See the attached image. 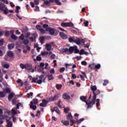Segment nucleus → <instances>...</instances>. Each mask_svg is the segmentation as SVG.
<instances>
[{"mask_svg":"<svg viewBox=\"0 0 127 127\" xmlns=\"http://www.w3.org/2000/svg\"><path fill=\"white\" fill-rule=\"evenodd\" d=\"M37 104H38V99H34L33 101L30 102L31 105L30 106V108L33 109L34 111H35L37 108L36 105H37Z\"/></svg>","mask_w":127,"mask_h":127,"instance_id":"f257e3e1","label":"nucleus"},{"mask_svg":"<svg viewBox=\"0 0 127 127\" xmlns=\"http://www.w3.org/2000/svg\"><path fill=\"white\" fill-rule=\"evenodd\" d=\"M61 26L63 27H73L74 24L72 22H63L61 23Z\"/></svg>","mask_w":127,"mask_h":127,"instance_id":"f03ea898","label":"nucleus"},{"mask_svg":"<svg viewBox=\"0 0 127 127\" xmlns=\"http://www.w3.org/2000/svg\"><path fill=\"white\" fill-rule=\"evenodd\" d=\"M46 31H48L51 35H54V33H55V29L50 27L47 28V29H46Z\"/></svg>","mask_w":127,"mask_h":127,"instance_id":"7ed1b4c3","label":"nucleus"},{"mask_svg":"<svg viewBox=\"0 0 127 127\" xmlns=\"http://www.w3.org/2000/svg\"><path fill=\"white\" fill-rule=\"evenodd\" d=\"M63 99L68 101V100H70V96H69V95H68L67 93H65L63 95Z\"/></svg>","mask_w":127,"mask_h":127,"instance_id":"20e7f679","label":"nucleus"},{"mask_svg":"<svg viewBox=\"0 0 127 127\" xmlns=\"http://www.w3.org/2000/svg\"><path fill=\"white\" fill-rule=\"evenodd\" d=\"M60 36H61L63 39H67V35L65 34L63 32H61L60 33Z\"/></svg>","mask_w":127,"mask_h":127,"instance_id":"39448f33","label":"nucleus"},{"mask_svg":"<svg viewBox=\"0 0 127 127\" xmlns=\"http://www.w3.org/2000/svg\"><path fill=\"white\" fill-rule=\"evenodd\" d=\"M80 100H81L82 102H84V103H86L88 102V101L86 100L87 96H80Z\"/></svg>","mask_w":127,"mask_h":127,"instance_id":"423d86ee","label":"nucleus"},{"mask_svg":"<svg viewBox=\"0 0 127 127\" xmlns=\"http://www.w3.org/2000/svg\"><path fill=\"white\" fill-rule=\"evenodd\" d=\"M46 47L48 51H51V48H52V46L51 45V44H48L46 45Z\"/></svg>","mask_w":127,"mask_h":127,"instance_id":"0eeeda50","label":"nucleus"},{"mask_svg":"<svg viewBox=\"0 0 127 127\" xmlns=\"http://www.w3.org/2000/svg\"><path fill=\"white\" fill-rule=\"evenodd\" d=\"M74 49H75V46L73 47H70L68 49V52L70 54H72V53L74 52Z\"/></svg>","mask_w":127,"mask_h":127,"instance_id":"6e6552de","label":"nucleus"},{"mask_svg":"<svg viewBox=\"0 0 127 127\" xmlns=\"http://www.w3.org/2000/svg\"><path fill=\"white\" fill-rule=\"evenodd\" d=\"M7 56L11 58V57H13V52L11 51H9L7 53Z\"/></svg>","mask_w":127,"mask_h":127,"instance_id":"1a4fd4ad","label":"nucleus"},{"mask_svg":"<svg viewBox=\"0 0 127 127\" xmlns=\"http://www.w3.org/2000/svg\"><path fill=\"white\" fill-rule=\"evenodd\" d=\"M74 43H76L77 45H80V44H81V39H80V38H76L74 40Z\"/></svg>","mask_w":127,"mask_h":127,"instance_id":"9d476101","label":"nucleus"},{"mask_svg":"<svg viewBox=\"0 0 127 127\" xmlns=\"http://www.w3.org/2000/svg\"><path fill=\"white\" fill-rule=\"evenodd\" d=\"M33 37H31L29 38V39L32 41V42H33V41H35L36 39V35L34 34H33Z\"/></svg>","mask_w":127,"mask_h":127,"instance_id":"9b49d317","label":"nucleus"},{"mask_svg":"<svg viewBox=\"0 0 127 127\" xmlns=\"http://www.w3.org/2000/svg\"><path fill=\"white\" fill-rule=\"evenodd\" d=\"M16 82L18 83V84H20V87H22V86H23L24 84V82H23V81H22V80H21L20 79H18Z\"/></svg>","mask_w":127,"mask_h":127,"instance_id":"f8f14e48","label":"nucleus"},{"mask_svg":"<svg viewBox=\"0 0 127 127\" xmlns=\"http://www.w3.org/2000/svg\"><path fill=\"white\" fill-rule=\"evenodd\" d=\"M14 44H10L8 45V48L9 50H11V49H13L14 48Z\"/></svg>","mask_w":127,"mask_h":127,"instance_id":"ddd939ff","label":"nucleus"},{"mask_svg":"<svg viewBox=\"0 0 127 127\" xmlns=\"http://www.w3.org/2000/svg\"><path fill=\"white\" fill-rule=\"evenodd\" d=\"M6 96V93L3 91L0 92V98H4Z\"/></svg>","mask_w":127,"mask_h":127,"instance_id":"4468645a","label":"nucleus"},{"mask_svg":"<svg viewBox=\"0 0 127 127\" xmlns=\"http://www.w3.org/2000/svg\"><path fill=\"white\" fill-rule=\"evenodd\" d=\"M6 122H7V127H12V122L11 121H9L7 120H6Z\"/></svg>","mask_w":127,"mask_h":127,"instance_id":"2eb2a0df","label":"nucleus"},{"mask_svg":"<svg viewBox=\"0 0 127 127\" xmlns=\"http://www.w3.org/2000/svg\"><path fill=\"white\" fill-rule=\"evenodd\" d=\"M5 5L4 4L0 3V10H4V8H5Z\"/></svg>","mask_w":127,"mask_h":127,"instance_id":"dca6fc26","label":"nucleus"},{"mask_svg":"<svg viewBox=\"0 0 127 127\" xmlns=\"http://www.w3.org/2000/svg\"><path fill=\"white\" fill-rule=\"evenodd\" d=\"M13 96H14V93H12L10 94L8 97V101H11V99L13 98Z\"/></svg>","mask_w":127,"mask_h":127,"instance_id":"f3484780","label":"nucleus"},{"mask_svg":"<svg viewBox=\"0 0 127 127\" xmlns=\"http://www.w3.org/2000/svg\"><path fill=\"white\" fill-rule=\"evenodd\" d=\"M38 72H42L43 74H44V67L39 66V68H38Z\"/></svg>","mask_w":127,"mask_h":127,"instance_id":"a211bd4d","label":"nucleus"},{"mask_svg":"<svg viewBox=\"0 0 127 127\" xmlns=\"http://www.w3.org/2000/svg\"><path fill=\"white\" fill-rule=\"evenodd\" d=\"M62 123H63L64 125L66 127H67V126H69V125L70 124V123H69V121H62Z\"/></svg>","mask_w":127,"mask_h":127,"instance_id":"6ab92c4d","label":"nucleus"},{"mask_svg":"<svg viewBox=\"0 0 127 127\" xmlns=\"http://www.w3.org/2000/svg\"><path fill=\"white\" fill-rule=\"evenodd\" d=\"M72 118H73V117L72 116V114L70 113H68V114L66 116L67 120H72Z\"/></svg>","mask_w":127,"mask_h":127,"instance_id":"aec40b11","label":"nucleus"},{"mask_svg":"<svg viewBox=\"0 0 127 127\" xmlns=\"http://www.w3.org/2000/svg\"><path fill=\"white\" fill-rule=\"evenodd\" d=\"M54 111L57 112V113L59 115L60 114V111L59 110V109H58V107H56L54 108Z\"/></svg>","mask_w":127,"mask_h":127,"instance_id":"412c9836","label":"nucleus"},{"mask_svg":"<svg viewBox=\"0 0 127 127\" xmlns=\"http://www.w3.org/2000/svg\"><path fill=\"white\" fill-rule=\"evenodd\" d=\"M85 121V119L84 118H81L78 120H77L75 121V123H77V124H81L82 122H84Z\"/></svg>","mask_w":127,"mask_h":127,"instance_id":"4be33fe9","label":"nucleus"},{"mask_svg":"<svg viewBox=\"0 0 127 127\" xmlns=\"http://www.w3.org/2000/svg\"><path fill=\"white\" fill-rule=\"evenodd\" d=\"M74 53L75 54H77L79 53V50H78V48L76 46H74Z\"/></svg>","mask_w":127,"mask_h":127,"instance_id":"5701e85b","label":"nucleus"},{"mask_svg":"<svg viewBox=\"0 0 127 127\" xmlns=\"http://www.w3.org/2000/svg\"><path fill=\"white\" fill-rule=\"evenodd\" d=\"M20 67L21 68V69H26V64H20Z\"/></svg>","mask_w":127,"mask_h":127,"instance_id":"b1692460","label":"nucleus"},{"mask_svg":"<svg viewBox=\"0 0 127 127\" xmlns=\"http://www.w3.org/2000/svg\"><path fill=\"white\" fill-rule=\"evenodd\" d=\"M59 97H60L59 94H55V95L53 97L54 100L56 101V100H58Z\"/></svg>","mask_w":127,"mask_h":127,"instance_id":"393cba45","label":"nucleus"},{"mask_svg":"<svg viewBox=\"0 0 127 127\" xmlns=\"http://www.w3.org/2000/svg\"><path fill=\"white\" fill-rule=\"evenodd\" d=\"M91 91H92L93 93H95V91L97 90V87L96 86H93L91 87Z\"/></svg>","mask_w":127,"mask_h":127,"instance_id":"a878e982","label":"nucleus"},{"mask_svg":"<svg viewBox=\"0 0 127 127\" xmlns=\"http://www.w3.org/2000/svg\"><path fill=\"white\" fill-rule=\"evenodd\" d=\"M86 105H87V108H92V106H93V105H92V103H91V102H88V101H87L86 102Z\"/></svg>","mask_w":127,"mask_h":127,"instance_id":"bb28decb","label":"nucleus"},{"mask_svg":"<svg viewBox=\"0 0 127 127\" xmlns=\"http://www.w3.org/2000/svg\"><path fill=\"white\" fill-rule=\"evenodd\" d=\"M3 11H4V14H8V12H9V10L8 9H7V7H5L4 9L3 10Z\"/></svg>","mask_w":127,"mask_h":127,"instance_id":"cd10ccee","label":"nucleus"},{"mask_svg":"<svg viewBox=\"0 0 127 127\" xmlns=\"http://www.w3.org/2000/svg\"><path fill=\"white\" fill-rule=\"evenodd\" d=\"M95 68L96 70H99L101 68V64H98L95 66Z\"/></svg>","mask_w":127,"mask_h":127,"instance_id":"c85d7f7f","label":"nucleus"},{"mask_svg":"<svg viewBox=\"0 0 127 127\" xmlns=\"http://www.w3.org/2000/svg\"><path fill=\"white\" fill-rule=\"evenodd\" d=\"M44 37H41L40 38V41L42 44H43V43H44Z\"/></svg>","mask_w":127,"mask_h":127,"instance_id":"c756f323","label":"nucleus"},{"mask_svg":"<svg viewBox=\"0 0 127 127\" xmlns=\"http://www.w3.org/2000/svg\"><path fill=\"white\" fill-rule=\"evenodd\" d=\"M63 53H67L69 51V49L68 48H63L62 50Z\"/></svg>","mask_w":127,"mask_h":127,"instance_id":"7c9ffc66","label":"nucleus"},{"mask_svg":"<svg viewBox=\"0 0 127 127\" xmlns=\"http://www.w3.org/2000/svg\"><path fill=\"white\" fill-rule=\"evenodd\" d=\"M95 66H96L95 63H93L89 65V67L91 68V69H94V68H95Z\"/></svg>","mask_w":127,"mask_h":127,"instance_id":"2f4dec72","label":"nucleus"},{"mask_svg":"<svg viewBox=\"0 0 127 127\" xmlns=\"http://www.w3.org/2000/svg\"><path fill=\"white\" fill-rule=\"evenodd\" d=\"M56 88L57 90H60L62 88V84H56Z\"/></svg>","mask_w":127,"mask_h":127,"instance_id":"473e14b6","label":"nucleus"},{"mask_svg":"<svg viewBox=\"0 0 127 127\" xmlns=\"http://www.w3.org/2000/svg\"><path fill=\"white\" fill-rule=\"evenodd\" d=\"M42 103L43 104H45L47 106V104H48V103H49V101H48V100L47 101V100H46V99H43L42 100Z\"/></svg>","mask_w":127,"mask_h":127,"instance_id":"72a5a7b5","label":"nucleus"},{"mask_svg":"<svg viewBox=\"0 0 127 127\" xmlns=\"http://www.w3.org/2000/svg\"><path fill=\"white\" fill-rule=\"evenodd\" d=\"M29 43V41H28V40H23V44H24V45H27V44H28Z\"/></svg>","mask_w":127,"mask_h":127,"instance_id":"f704fd0d","label":"nucleus"},{"mask_svg":"<svg viewBox=\"0 0 127 127\" xmlns=\"http://www.w3.org/2000/svg\"><path fill=\"white\" fill-rule=\"evenodd\" d=\"M19 106H21V107H22V104H21V103H18V104H17L16 110H18L19 109Z\"/></svg>","mask_w":127,"mask_h":127,"instance_id":"c9c22d12","label":"nucleus"},{"mask_svg":"<svg viewBox=\"0 0 127 127\" xmlns=\"http://www.w3.org/2000/svg\"><path fill=\"white\" fill-rule=\"evenodd\" d=\"M97 96H98V94H96V92H94L92 100H96V99H97Z\"/></svg>","mask_w":127,"mask_h":127,"instance_id":"e433bc0d","label":"nucleus"},{"mask_svg":"<svg viewBox=\"0 0 127 127\" xmlns=\"http://www.w3.org/2000/svg\"><path fill=\"white\" fill-rule=\"evenodd\" d=\"M48 78L49 79V81H51V80H53V75L52 74L48 75Z\"/></svg>","mask_w":127,"mask_h":127,"instance_id":"4c0bfd02","label":"nucleus"},{"mask_svg":"<svg viewBox=\"0 0 127 127\" xmlns=\"http://www.w3.org/2000/svg\"><path fill=\"white\" fill-rule=\"evenodd\" d=\"M11 38H12V39H13V40H16V39H17V37H16V36H15V35L13 34L11 36Z\"/></svg>","mask_w":127,"mask_h":127,"instance_id":"58836bf2","label":"nucleus"},{"mask_svg":"<svg viewBox=\"0 0 127 127\" xmlns=\"http://www.w3.org/2000/svg\"><path fill=\"white\" fill-rule=\"evenodd\" d=\"M36 27L37 29H38V30H40V31L43 28L42 27L39 25H37L36 26Z\"/></svg>","mask_w":127,"mask_h":127,"instance_id":"ea45409f","label":"nucleus"},{"mask_svg":"<svg viewBox=\"0 0 127 127\" xmlns=\"http://www.w3.org/2000/svg\"><path fill=\"white\" fill-rule=\"evenodd\" d=\"M33 96V93L30 92V93H27V98L28 99L30 98V96L32 97Z\"/></svg>","mask_w":127,"mask_h":127,"instance_id":"a19ab883","label":"nucleus"},{"mask_svg":"<svg viewBox=\"0 0 127 127\" xmlns=\"http://www.w3.org/2000/svg\"><path fill=\"white\" fill-rule=\"evenodd\" d=\"M55 2L58 4V5H61V2L59 0H55Z\"/></svg>","mask_w":127,"mask_h":127,"instance_id":"79ce46f5","label":"nucleus"},{"mask_svg":"<svg viewBox=\"0 0 127 127\" xmlns=\"http://www.w3.org/2000/svg\"><path fill=\"white\" fill-rule=\"evenodd\" d=\"M70 126L72 127V126H73L74 125V124H76V121H74V120H70Z\"/></svg>","mask_w":127,"mask_h":127,"instance_id":"37998d69","label":"nucleus"},{"mask_svg":"<svg viewBox=\"0 0 127 127\" xmlns=\"http://www.w3.org/2000/svg\"><path fill=\"white\" fill-rule=\"evenodd\" d=\"M37 80H38V78H33L32 80V83H36Z\"/></svg>","mask_w":127,"mask_h":127,"instance_id":"c03bdc74","label":"nucleus"},{"mask_svg":"<svg viewBox=\"0 0 127 127\" xmlns=\"http://www.w3.org/2000/svg\"><path fill=\"white\" fill-rule=\"evenodd\" d=\"M36 83L37 84H39V85L42 84V79L40 78L39 80L37 81Z\"/></svg>","mask_w":127,"mask_h":127,"instance_id":"a18cd8bd","label":"nucleus"},{"mask_svg":"<svg viewBox=\"0 0 127 127\" xmlns=\"http://www.w3.org/2000/svg\"><path fill=\"white\" fill-rule=\"evenodd\" d=\"M42 58L41 57H40V55H39L37 56L36 60L37 61H41Z\"/></svg>","mask_w":127,"mask_h":127,"instance_id":"49530a36","label":"nucleus"},{"mask_svg":"<svg viewBox=\"0 0 127 127\" xmlns=\"http://www.w3.org/2000/svg\"><path fill=\"white\" fill-rule=\"evenodd\" d=\"M30 35H31V34L30 32H28L27 33V34L25 35V37L26 38H28V37H29V36H30Z\"/></svg>","mask_w":127,"mask_h":127,"instance_id":"de8ad7c7","label":"nucleus"},{"mask_svg":"<svg viewBox=\"0 0 127 127\" xmlns=\"http://www.w3.org/2000/svg\"><path fill=\"white\" fill-rule=\"evenodd\" d=\"M84 53L85 50H84V49H81L79 53L80 55H83Z\"/></svg>","mask_w":127,"mask_h":127,"instance_id":"09e8293b","label":"nucleus"},{"mask_svg":"<svg viewBox=\"0 0 127 127\" xmlns=\"http://www.w3.org/2000/svg\"><path fill=\"white\" fill-rule=\"evenodd\" d=\"M34 4L38 5L39 4V0H34Z\"/></svg>","mask_w":127,"mask_h":127,"instance_id":"8fccbe9b","label":"nucleus"},{"mask_svg":"<svg viewBox=\"0 0 127 127\" xmlns=\"http://www.w3.org/2000/svg\"><path fill=\"white\" fill-rule=\"evenodd\" d=\"M109 83V80H105L104 82L103 83V86H107V84Z\"/></svg>","mask_w":127,"mask_h":127,"instance_id":"3c124183","label":"nucleus"},{"mask_svg":"<svg viewBox=\"0 0 127 127\" xmlns=\"http://www.w3.org/2000/svg\"><path fill=\"white\" fill-rule=\"evenodd\" d=\"M40 31L41 32V34H45V30L43 29V28H42Z\"/></svg>","mask_w":127,"mask_h":127,"instance_id":"603ef678","label":"nucleus"},{"mask_svg":"<svg viewBox=\"0 0 127 127\" xmlns=\"http://www.w3.org/2000/svg\"><path fill=\"white\" fill-rule=\"evenodd\" d=\"M4 68H6V69L9 68V64H4L3 65Z\"/></svg>","mask_w":127,"mask_h":127,"instance_id":"864d4df0","label":"nucleus"},{"mask_svg":"<svg viewBox=\"0 0 127 127\" xmlns=\"http://www.w3.org/2000/svg\"><path fill=\"white\" fill-rule=\"evenodd\" d=\"M43 28H45L46 29H47V28H49L48 24H45L43 25Z\"/></svg>","mask_w":127,"mask_h":127,"instance_id":"5fc2aeb1","label":"nucleus"},{"mask_svg":"<svg viewBox=\"0 0 127 127\" xmlns=\"http://www.w3.org/2000/svg\"><path fill=\"white\" fill-rule=\"evenodd\" d=\"M65 71V68L64 67H62L60 69V73H63Z\"/></svg>","mask_w":127,"mask_h":127,"instance_id":"6e6d98bb","label":"nucleus"},{"mask_svg":"<svg viewBox=\"0 0 127 127\" xmlns=\"http://www.w3.org/2000/svg\"><path fill=\"white\" fill-rule=\"evenodd\" d=\"M19 39H21V40H24V35H23V34H21L19 36Z\"/></svg>","mask_w":127,"mask_h":127,"instance_id":"4d7b16f0","label":"nucleus"},{"mask_svg":"<svg viewBox=\"0 0 127 127\" xmlns=\"http://www.w3.org/2000/svg\"><path fill=\"white\" fill-rule=\"evenodd\" d=\"M81 65H83V66H86V65H87V62L85 61L81 62Z\"/></svg>","mask_w":127,"mask_h":127,"instance_id":"13d9d810","label":"nucleus"},{"mask_svg":"<svg viewBox=\"0 0 127 127\" xmlns=\"http://www.w3.org/2000/svg\"><path fill=\"white\" fill-rule=\"evenodd\" d=\"M38 67H41L42 68H44V63H41L40 64V65H38Z\"/></svg>","mask_w":127,"mask_h":127,"instance_id":"bf43d9fd","label":"nucleus"},{"mask_svg":"<svg viewBox=\"0 0 127 127\" xmlns=\"http://www.w3.org/2000/svg\"><path fill=\"white\" fill-rule=\"evenodd\" d=\"M16 102V99L15 98V99H13L12 100V105H15Z\"/></svg>","mask_w":127,"mask_h":127,"instance_id":"052dcab7","label":"nucleus"},{"mask_svg":"<svg viewBox=\"0 0 127 127\" xmlns=\"http://www.w3.org/2000/svg\"><path fill=\"white\" fill-rule=\"evenodd\" d=\"M83 23L84 24H85V26H86V27L89 25V21H86Z\"/></svg>","mask_w":127,"mask_h":127,"instance_id":"680f3d73","label":"nucleus"},{"mask_svg":"<svg viewBox=\"0 0 127 127\" xmlns=\"http://www.w3.org/2000/svg\"><path fill=\"white\" fill-rule=\"evenodd\" d=\"M68 40H69V42H74V41L75 40H74L73 39V38L72 37H70L69 39H68Z\"/></svg>","mask_w":127,"mask_h":127,"instance_id":"e2e57ef3","label":"nucleus"},{"mask_svg":"<svg viewBox=\"0 0 127 127\" xmlns=\"http://www.w3.org/2000/svg\"><path fill=\"white\" fill-rule=\"evenodd\" d=\"M69 108H65L64 109V111L65 112V113H66V114H68L69 113Z\"/></svg>","mask_w":127,"mask_h":127,"instance_id":"0e129e2a","label":"nucleus"},{"mask_svg":"<svg viewBox=\"0 0 127 127\" xmlns=\"http://www.w3.org/2000/svg\"><path fill=\"white\" fill-rule=\"evenodd\" d=\"M71 77H72V79H76L77 78V76L75 74H72L71 75Z\"/></svg>","mask_w":127,"mask_h":127,"instance_id":"69168bd1","label":"nucleus"},{"mask_svg":"<svg viewBox=\"0 0 127 127\" xmlns=\"http://www.w3.org/2000/svg\"><path fill=\"white\" fill-rule=\"evenodd\" d=\"M6 93H10V89L8 88H6L5 89Z\"/></svg>","mask_w":127,"mask_h":127,"instance_id":"338daca9","label":"nucleus"},{"mask_svg":"<svg viewBox=\"0 0 127 127\" xmlns=\"http://www.w3.org/2000/svg\"><path fill=\"white\" fill-rule=\"evenodd\" d=\"M34 10L35 11H39V7L38 6H36V8Z\"/></svg>","mask_w":127,"mask_h":127,"instance_id":"774afa93","label":"nucleus"}]
</instances>
